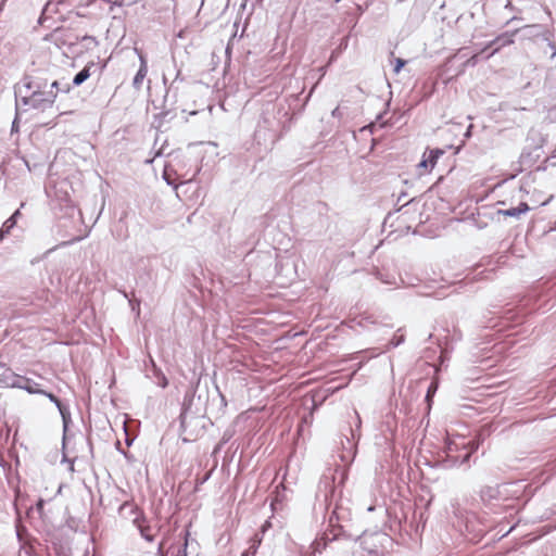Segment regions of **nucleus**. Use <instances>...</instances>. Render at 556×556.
<instances>
[{"mask_svg":"<svg viewBox=\"0 0 556 556\" xmlns=\"http://www.w3.org/2000/svg\"><path fill=\"white\" fill-rule=\"evenodd\" d=\"M40 394L47 396L52 403H54V405L56 406V408L62 417V421H63V440L62 441H63V447H64L65 441L67 439L68 426L72 421L70 408L67 405L63 404L62 401L51 392L43 390V392H41Z\"/></svg>","mask_w":556,"mask_h":556,"instance_id":"obj_5","label":"nucleus"},{"mask_svg":"<svg viewBox=\"0 0 556 556\" xmlns=\"http://www.w3.org/2000/svg\"><path fill=\"white\" fill-rule=\"evenodd\" d=\"M400 331H401V329H399L397 332L389 341L388 349L397 348L405 341L404 334H399Z\"/></svg>","mask_w":556,"mask_h":556,"instance_id":"obj_19","label":"nucleus"},{"mask_svg":"<svg viewBox=\"0 0 556 556\" xmlns=\"http://www.w3.org/2000/svg\"><path fill=\"white\" fill-rule=\"evenodd\" d=\"M339 533L336 529L331 530V535L327 532H324L319 538H316L312 543L311 548L313 549V555L317 553H321L323 549L327 546V544L338 538Z\"/></svg>","mask_w":556,"mask_h":556,"instance_id":"obj_6","label":"nucleus"},{"mask_svg":"<svg viewBox=\"0 0 556 556\" xmlns=\"http://www.w3.org/2000/svg\"><path fill=\"white\" fill-rule=\"evenodd\" d=\"M510 7H511V3H510V1H508L506 4V8H510Z\"/></svg>","mask_w":556,"mask_h":556,"instance_id":"obj_45","label":"nucleus"},{"mask_svg":"<svg viewBox=\"0 0 556 556\" xmlns=\"http://www.w3.org/2000/svg\"><path fill=\"white\" fill-rule=\"evenodd\" d=\"M15 374L11 369H7L0 374V388H10L14 384Z\"/></svg>","mask_w":556,"mask_h":556,"instance_id":"obj_13","label":"nucleus"},{"mask_svg":"<svg viewBox=\"0 0 556 556\" xmlns=\"http://www.w3.org/2000/svg\"><path fill=\"white\" fill-rule=\"evenodd\" d=\"M406 64V61L403 60V59H396L395 60V65H394V73H400V71L404 67V65Z\"/></svg>","mask_w":556,"mask_h":556,"instance_id":"obj_25","label":"nucleus"},{"mask_svg":"<svg viewBox=\"0 0 556 556\" xmlns=\"http://www.w3.org/2000/svg\"><path fill=\"white\" fill-rule=\"evenodd\" d=\"M218 393H219L220 401H222L223 405H224V406H226V405H227V402H226L225 396H224L219 391H218Z\"/></svg>","mask_w":556,"mask_h":556,"instance_id":"obj_36","label":"nucleus"},{"mask_svg":"<svg viewBox=\"0 0 556 556\" xmlns=\"http://www.w3.org/2000/svg\"><path fill=\"white\" fill-rule=\"evenodd\" d=\"M184 78L181 77L180 70L177 71L175 79L167 86V78L165 75H163V84L166 86V93L164 96V102L167 103L170 101L172 103L176 102L177 98V88L175 87V84L177 81H182Z\"/></svg>","mask_w":556,"mask_h":556,"instance_id":"obj_7","label":"nucleus"},{"mask_svg":"<svg viewBox=\"0 0 556 556\" xmlns=\"http://www.w3.org/2000/svg\"><path fill=\"white\" fill-rule=\"evenodd\" d=\"M263 535H264V533H262L261 531H258V532H256V533L251 538V540H257V541H260V544H261V543H262V541H263Z\"/></svg>","mask_w":556,"mask_h":556,"instance_id":"obj_29","label":"nucleus"},{"mask_svg":"<svg viewBox=\"0 0 556 556\" xmlns=\"http://www.w3.org/2000/svg\"><path fill=\"white\" fill-rule=\"evenodd\" d=\"M540 157V148L535 147L532 150L525 148L520 154L519 162L522 166L532 167Z\"/></svg>","mask_w":556,"mask_h":556,"instance_id":"obj_8","label":"nucleus"},{"mask_svg":"<svg viewBox=\"0 0 556 556\" xmlns=\"http://www.w3.org/2000/svg\"><path fill=\"white\" fill-rule=\"evenodd\" d=\"M3 238L4 236L0 232V241H2Z\"/></svg>","mask_w":556,"mask_h":556,"instance_id":"obj_46","label":"nucleus"},{"mask_svg":"<svg viewBox=\"0 0 556 556\" xmlns=\"http://www.w3.org/2000/svg\"><path fill=\"white\" fill-rule=\"evenodd\" d=\"M413 200H414V199L408 200L407 202H405V203H404L400 208H397L396 211H401V208H402V207H404V206L408 205Z\"/></svg>","mask_w":556,"mask_h":556,"instance_id":"obj_40","label":"nucleus"},{"mask_svg":"<svg viewBox=\"0 0 556 556\" xmlns=\"http://www.w3.org/2000/svg\"><path fill=\"white\" fill-rule=\"evenodd\" d=\"M529 211H530V206L528 205V203L527 202H520L518 204V206H516V207H510V208H507V210H498L497 214L506 216V217L519 218L520 215H522V214H525V213H527Z\"/></svg>","mask_w":556,"mask_h":556,"instance_id":"obj_11","label":"nucleus"},{"mask_svg":"<svg viewBox=\"0 0 556 556\" xmlns=\"http://www.w3.org/2000/svg\"><path fill=\"white\" fill-rule=\"evenodd\" d=\"M162 380H163V382L161 383V386L163 388H165L167 386V380H166V378L164 376H163Z\"/></svg>","mask_w":556,"mask_h":556,"instance_id":"obj_39","label":"nucleus"},{"mask_svg":"<svg viewBox=\"0 0 556 556\" xmlns=\"http://www.w3.org/2000/svg\"><path fill=\"white\" fill-rule=\"evenodd\" d=\"M49 80L45 71L33 70L24 74L20 83L15 84L14 92L20 94L23 91L38 94L39 98H47V94L54 92V90H47Z\"/></svg>","mask_w":556,"mask_h":556,"instance_id":"obj_1","label":"nucleus"},{"mask_svg":"<svg viewBox=\"0 0 556 556\" xmlns=\"http://www.w3.org/2000/svg\"><path fill=\"white\" fill-rule=\"evenodd\" d=\"M260 541L250 540V546L241 554V556H254L260 547Z\"/></svg>","mask_w":556,"mask_h":556,"instance_id":"obj_18","label":"nucleus"},{"mask_svg":"<svg viewBox=\"0 0 556 556\" xmlns=\"http://www.w3.org/2000/svg\"><path fill=\"white\" fill-rule=\"evenodd\" d=\"M545 40L547 41V46H548V47L551 48V50H552V55H551V58H552V59L556 58V45H555V42H554V41H552V40H551V38H549V33H548V31L546 33Z\"/></svg>","mask_w":556,"mask_h":556,"instance_id":"obj_23","label":"nucleus"},{"mask_svg":"<svg viewBox=\"0 0 556 556\" xmlns=\"http://www.w3.org/2000/svg\"><path fill=\"white\" fill-rule=\"evenodd\" d=\"M473 125L470 124L465 132V137L466 138H469L471 136V129H472Z\"/></svg>","mask_w":556,"mask_h":556,"instance_id":"obj_33","label":"nucleus"},{"mask_svg":"<svg viewBox=\"0 0 556 556\" xmlns=\"http://www.w3.org/2000/svg\"><path fill=\"white\" fill-rule=\"evenodd\" d=\"M23 91L20 94L14 92L15 96V112L20 116L23 112H26L29 108L34 110L46 111L52 108L56 99V92H50L47 98H39L38 94Z\"/></svg>","mask_w":556,"mask_h":556,"instance_id":"obj_2","label":"nucleus"},{"mask_svg":"<svg viewBox=\"0 0 556 556\" xmlns=\"http://www.w3.org/2000/svg\"><path fill=\"white\" fill-rule=\"evenodd\" d=\"M443 150L441 149H432L429 151V155L427 157V160L429 161L430 163V169L434 167L438 159L443 155Z\"/></svg>","mask_w":556,"mask_h":556,"instance_id":"obj_17","label":"nucleus"},{"mask_svg":"<svg viewBox=\"0 0 556 556\" xmlns=\"http://www.w3.org/2000/svg\"><path fill=\"white\" fill-rule=\"evenodd\" d=\"M341 458H342V460H343V462L348 460V456H346V455H344V454H343V455H341Z\"/></svg>","mask_w":556,"mask_h":556,"instance_id":"obj_43","label":"nucleus"},{"mask_svg":"<svg viewBox=\"0 0 556 556\" xmlns=\"http://www.w3.org/2000/svg\"><path fill=\"white\" fill-rule=\"evenodd\" d=\"M185 556H187V555L185 554Z\"/></svg>","mask_w":556,"mask_h":556,"instance_id":"obj_47","label":"nucleus"},{"mask_svg":"<svg viewBox=\"0 0 556 556\" xmlns=\"http://www.w3.org/2000/svg\"><path fill=\"white\" fill-rule=\"evenodd\" d=\"M139 61H140V65H139V68L132 79V86L135 89H140L141 86H142V83H143V79L146 78L147 74H148V63H147V59L143 54H139Z\"/></svg>","mask_w":556,"mask_h":556,"instance_id":"obj_9","label":"nucleus"},{"mask_svg":"<svg viewBox=\"0 0 556 556\" xmlns=\"http://www.w3.org/2000/svg\"><path fill=\"white\" fill-rule=\"evenodd\" d=\"M134 525L137 527V529L139 530L140 532V535L148 542H153L154 541V532H153V529L150 525H147L146 523V519L142 517V518H135L134 519Z\"/></svg>","mask_w":556,"mask_h":556,"instance_id":"obj_10","label":"nucleus"},{"mask_svg":"<svg viewBox=\"0 0 556 556\" xmlns=\"http://www.w3.org/2000/svg\"><path fill=\"white\" fill-rule=\"evenodd\" d=\"M355 416H356V418H357V425H356V427H357V429H359V427H361V418H359V415L357 414V412H355Z\"/></svg>","mask_w":556,"mask_h":556,"instance_id":"obj_38","label":"nucleus"},{"mask_svg":"<svg viewBox=\"0 0 556 556\" xmlns=\"http://www.w3.org/2000/svg\"><path fill=\"white\" fill-rule=\"evenodd\" d=\"M93 62H89L81 71H79L72 80V86L78 87L83 85L90 76L91 72L90 70L94 67Z\"/></svg>","mask_w":556,"mask_h":556,"instance_id":"obj_12","label":"nucleus"},{"mask_svg":"<svg viewBox=\"0 0 556 556\" xmlns=\"http://www.w3.org/2000/svg\"><path fill=\"white\" fill-rule=\"evenodd\" d=\"M406 195V192H402L397 198V202H401Z\"/></svg>","mask_w":556,"mask_h":556,"instance_id":"obj_37","label":"nucleus"},{"mask_svg":"<svg viewBox=\"0 0 556 556\" xmlns=\"http://www.w3.org/2000/svg\"><path fill=\"white\" fill-rule=\"evenodd\" d=\"M418 167L428 170L430 168V163H429V161L427 159H424L418 164Z\"/></svg>","mask_w":556,"mask_h":556,"instance_id":"obj_28","label":"nucleus"},{"mask_svg":"<svg viewBox=\"0 0 556 556\" xmlns=\"http://www.w3.org/2000/svg\"><path fill=\"white\" fill-rule=\"evenodd\" d=\"M520 492L521 485L518 482H509L497 484L495 486L486 485L481 489L480 496L484 503H491L492 501L500 503L508 501L513 496L518 498L517 494Z\"/></svg>","mask_w":556,"mask_h":556,"instance_id":"obj_4","label":"nucleus"},{"mask_svg":"<svg viewBox=\"0 0 556 556\" xmlns=\"http://www.w3.org/2000/svg\"><path fill=\"white\" fill-rule=\"evenodd\" d=\"M351 433H352V438L354 439L355 438V432L353 429H351Z\"/></svg>","mask_w":556,"mask_h":556,"instance_id":"obj_44","label":"nucleus"},{"mask_svg":"<svg viewBox=\"0 0 556 556\" xmlns=\"http://www.w3.org/2000/svg\"><path fill=\"white\" fill-rule=\"evenodd\" d=\"M270 527V522L269 521H265L262 527H261V532L262 533H265L267 531V529Z\"/></svg>","mask_w":556,"mask_h":556,"instance_id":"obj_31","label":"nucleus"},{"mask_svg":"<svg viewBox=\"0 0 556 556\" xmlns=\"http://www.w3.org/2000/svg\"><path fill=\"white\" fill-rule=\"evenodd\" d=\"M18 119H20V116H17V112H15V117L12 122V132L14 131H18Z\"/></svg>","mask_w":556,"mask_h":556,"instance_id":"obj_26","label":"nucleus"},{"mask_svg":"<svg viewBox=\"0 0 556 556\" xmlns=\"http://www.w3.org/2000/svg\"><path fill=\"white\" fill-rule=\"evenodd\" d=\"M49 86H50L49 90H54V92H56V94L59 92L68 93L71 91V89H72V84L62 83V81H59V80L52 81Z\"/></svg>","mask_w":556,"mask_h":556,"instance_id":"obj_14","label":"nucleus"},{"mask_svg":"<svg viewBox=\"0 0 556 556\" xmlns=\"http://www.w3.org/2000/svg\"><path fill=\"white\" fill-rule=\"evenodd\" d=\"M81 41H84V42H86V43H88V45H89V43H91V45H96V43H97V41H96L94 37H92V36H87V35H86V36H84V37H81Z\"/></svg>","mask_w":556,"mask_h":556,"instance_id":"obj_27","label":"nucleus"},{"mask_svg":"<svg viewBox=\"0 0 556 556\" xmlns=\"http://www.w3.org/2000/svg\"><path fill=\"white\" fill-rule=\"evenodd\" d=\"M36 386L37 384L31 379L25 378L24 384H22V389L27 391L29 394H40L43 392L42 389H38Z\"/></svg>","mask_w":556,"mask_h":556,"instance_id":"obj_16","label":"nucleus"},{"mask_svg":"<svg viewBox=\"0 0 556 556\" xmlns=\"http://www.w3.org/2000/svg\"><path fill=\"white\" fill-rule=\"evenodd\" d=\"M16 226L15 220L13 218H8L1 226L0 232L5 237L11 232V230Z\"/></svg>","mask_w":556,"mask_h":556,"instance_id":"obj_20","label":"nucleus"},{"mask_svg":"<svg viewBox=\"0 0 556 556\" xmlns=\"http://www.w3.org/2000/svg\"><path fill=\"white\" fill-rule=\"evenodd\" d=\"M169 114H170V112H169V111H166V112H163V113H162V116H163V117H166V116H168Z\"/></svg>","mask_w":556,"mask_h":556,"instance_id":"obj_42","label":"nucleus"},{"mask_svg":"<svg viewBox=\"0 0 556 556\" xmlns=\"http://www.w3.org/2000/svg\"><path fill=\"white\" fill-rule=\"evenodd\" d=\"M345 439H346L348 444H344L342 442L343 448L349 452L350 457L353 458L355 456V452H354L355 444L352 443L348 437Z\"/></svg>","mask_w":556,"mask_h":556,"instance_id":"obj_21","label":"nucleus"},{"mask_svg":"<svg viewBox=\"0 0 556 556\" xmlns=\"http://www.w3.org/2000/svg\"><path fill=\"white\" fill-rule=\"evenodd\" d=\"M437 391V384L434 382H431L428 387L427 394H426V401L430 402L432 396L434 395Z\"/></svg>","mask_w":556,"mask_h":556,"instance_id":"obj_22","label":"nucleus"},{"mask_svg":"<svg viewBox=\"0 0 556 556\" xmlns=\"http://www.w3.org/2000/svg\"><path fill=\"white\" fill-rule=\"evenodd\" d=\"M63 462H67V463H70V469H71V470H74V462H73V460L67 459V458L64 456V457H63Z\"/></svg>","mask_w":556,"mask_h":556,"instance_id":"obj_34","label":"nucleus"},{"mask_svg":"<svg viewBox=\"0 0 556 556\" xmlns=\"http://www.w3.org/2000/svg\"><path fill=\"white\" fill-rule=\"evenodd\" d=\"M444 454L445 457L440 462V466L443 468H452L468 463L472 450H468L464 441L457 442L450 440L445 444Z\"/></svg>","mask_w":556,"mask_h":556,"instance_id":"obj_3","label":"nucleus"},{"mask_svg":"<svg viewBox=\"0 0 556 556\" xmlns=\"http://www.w3.org/2000/svg\"><path fill=\"white\" fill-rule=\"evenodd\" d=\"M21 216V210L17 208L9 218H13L15 224L17 223V218Z\"/></svg>","mask_w":556,"mask_h":556,"instance_id":"obj_30","label":"nucleus"},{"mask_svg":"<svg viewBox=\"0 0 556 556\" xmlns=\"http://www.w3.org/2000/svg\"><path fill=\"white\" fill-rule=\"evenodd\" d=\"M208 478H210V475H205V476L202 478L201 483H204Z\"/></svg>","mask_w":556,"mask_h":556,"instance_id":"obj_41","label":"nucleus"},{"mask_svg":"<svg viewBox=\"0 0 556 556\" xmlns=\"http://www.w3.org/2000/svg\"><path fill=\"white\" fill-rule=\"evenodd\" d=\"M24 380H25V377H22V376H18L15 374V379H13L14 384L11 386L10 388L22 389V384H24Z\"/></svg>","mask_w":556,"mask_h":556,"instance_id":"obj_24","label":"nucleus"},{"mask_svg":"<svg viewBox=\"0 0 556 556\" xmlns=\"http://www.w3.org/2000/svg\"><path fill=\"white\" fill-rule=\"evenodd\" d=\"M43 505H45L43 500H39L38 503H37V509L41 510L43 508Z\"/></svg>","mask_w":556,"mask_h":556,"instance_id":"obj_35","label":"nucleus"},{"mask_svg":"<svg viewBox=\"0 0 556 556\" xmlns=\"http://www.w3.org/2000/svg\"><path fill=\"white\" fill-rule=\"evenodd\" d=\"M331 115L333 117H340L341 116L340 109L338 106L336 109H333V111L331 112Z\"/></svg>","mask_w":556,"mask_h":556,"instance_id":"obj_32","label":"nucleus"},{"mask_svg":"<svg viewBox=\"0 0 556 556\" xmlns=\"http://www.w3.org/2000/svg\"><path fill=\"white\" fill-rule=\"evenodd\" d=\"M511 36L513 35H503V36H498L496 39H494L491 45H495L496 48L493 50V52L491 54H493L494 52H496L498 50L500 47H503V46H506V45H509L513 42V39H511Z\"/></svg>","mask_w":556,"mask_h":556,"instance_id":"obj_15","label":"nucleus"}]
</instances>
